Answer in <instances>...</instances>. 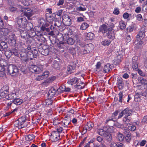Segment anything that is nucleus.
<instances>
[{"instance_id":"nucleus-1","label":"nucleus","mask_w":147,"mask_h":147,"mask_svg":"<svg viewBox=\"0 0 147 147\" xmlns=\"http://www.w3.org/2000/svg\"><path fill=\"white\" fill-rule=\"evenodd\" d=\"M17 23L20 27L23 28L25 26L28 30L31 29L33 28L32 24L31 23L27 24V20L24 17H20L17 18Z\"/></svg>"},{"instance_id":"nucleus-2","label":"nucleus","mask_w":147,"mask_h":147,"mask_svg":"<svg viewBox=\"0 0 147 147\" xmlns=\"http://www.w3.org/2000/svg\"><path fill=\"white\" fill-rule=\"evenodd\" d=\"M20 11L24 13V16H26L28 20H30V18L33 15L35 12L36 11V10H33L29 8L21 7Z\"/></svg>"},{"instance_id":"nucleus-3","label":"nucleus","mask_w":147,"mask_h":147,"mask_svg":"<svg viewBox=\"0 0 147 147\" xmlns=\"http://www.w3.org/2000/svg\"><path fill=\"white\" fill-rule=\"evenodd\" d=\"M57 40L56 41L54 42L53 44L59 48H62L63 47V45L64 44V42L63 41L65 39L64 38L63 35L61 33H59L57 36Z\"/></svg>"},{"instance_id":"nucleus-4","label":"nucleus","mask_w":147,"mask_h":147,"mask_svg":"<svg viewBox=\"0 0 147 147\" xmlns=\"http://www.w3.org/2000/svg\"><path fill=\"white\" fill-rule=\"evenodd\" d=\"M7 71L12 76H15L18 75V69L17 66L13 65H11L8 67Z\"/></svg>"},{"instance_id":"nucleus-5","label":"nucleus","mask_w":147,"mask_h":147,"mask_svg":"<svg viewBox=\"0 0 147 147\" xmlns=\"http://www.w3.org/2000/svg\"><path fill=\"white\" fill-rule=\"evenodd\" d=\"M93 49V45L92 44H89L85 45L81 49L80 53L82 55H84L89 53Z\"/></svg>"},{"instance_id":"nucleus-6","label":"nucleus","mask_w":147,"mask_h":147,"mask_svg":"<svg viewBox=\"0 0 147 147\" xmlns=\"http://www.w3.org/2000/svg\"><path fill=\"white\" fill-rule=\"evenodd\" d=\"M44 65H38V67L33 65H32L30 67V71L32 73H36L39 74L43 71Z\"/></svg>"},{"instance_id":"nucleus-7","label":"nucleus","mask_w":147,"mask_h":147,"mask_svg":"<svg viewBox=\"0 0 147 147\" xmlns=\"http://www.w3.org/2000/svg\"><path fill=\"white\" fill-rule=\"evenodd\" d=\"M26 119L25 116H23L19 118L16 121L15 125L16 127H18L19 129H21L25 127L24 125Z\"/></svg>"},{"instance_id":"nucleus-8","label":"nucleus","mask_w":147,"mask_h":147,"mask_svg":"<svg viewBox=\"0 0 147 147\" xmlns=\"http://www.w3.org/2000/svg\"><path fill=\"white\" fill-rule=\"evenodd\" d=\"M115 34L111 28H108L106 32H104V35L109 38L113 39L115 38Z\"/></svg>"},{"instance_id":"nucleus-9","label":"nucleus","mask_w":147,"mask_h":147,"mask_svg":"<svg viewBox=\"0 0 147 147\" xmlns=\"http://www.w3.org/2000/svg\"><path fill=\"white\" fill-rule=\"evenodd\" d=\"M63 22L66 26L71 25V20L69 16L67 15H64L62 16Z\"/></svg>"},{"instance_id":"nucleus-10","label":"nucleus","mask_w":147,"mask_h":147,"mask_svg":"<svg viewBox=\"0 0 147 147\" xmlns=\"http://www.w3.org/2000/svg\"><path fill=\"white\" fill-rule=\"evenodd\" d=\"M48 47L46 46H44L42 47L39 49V51L41 52L42 54L45 56L47 55H48L49 52V49Z\"/></svg>"},{"instance_id":"nucleus-11","label":"nucleus","mask_w":147,"mask_h":147,"mask_svg":"<svg viewBox=\"0 0 147 147\" xmlns=\"http://www.w3.org/2000/svg\"><path fill=\"white\" fill-rule=\"evenodd\" d=\"M123 132L125 136V138L126 141L128 143L130 142L131 139V136L129 130L125 129L123 131Z\"/></svg>"},{"instance_id":"nucleus-12","label":"nucleus","mask_w":147,"mask_h":147,"mask_svg":"<svg viewBox=\"0 0 147 147\" xmlns=\"http://www.w3.org/2000/svg\"><path fill=\"white\" fill-rule=\"evenodd\" d=\"M51 138L54 141H57L60 139L59 134L57 131H53L51 133Z\"/></svg>"},{"instance_id":"nucleus-13","label":"nucleus","mask_w":147,"mask_h":147,"mask_svg":"<svg viewBox=\"0 0 147 147\" xmlns=\"http://www.w3.org/2000/svg\"><path fill=\"white\" fill-rule=\"evenodd\" d=\"M93 126V124L92 123H87L83 128V132L85 133L87 130L90 131L92 129Z\"/></svg>"},{"instance_id":"nucleus-14","label":"nucleus","mask_w":147,"mask_h":147,"mask_svg":"<svg viewBox=\"0 0 147 147\" xmlns=\"http://www.w3.org/2000/svg\"><path fill=\"white\" fill-rule=\"evenodd\" d=\"M70 118L69 116H65L63 121H62L63 126L64 127H67L70 123Z\"/></svg>"},{"instance_id":"nucleus-15","label":"nucleus","mask_w":147,"mask_h":147,"mask_svg":"<svg viewBox=\"0 0 147 147\" xmlns=\"http://www.w3.org/2000/svg\"><path fill=\"white\" fill-rule=\"evenodd\" d=\"M118 111H116L113 113L111 117L108 118L106 121V123L107 124L109 123V121H114L113 119L115 118V117L117 116L118 113Z\"/></svg>"},{"instance_id":"nucleus-16","label":"nucleus","mask_w":147,"mask_h":147,"mask_svg":"<svg viewBox=\"0 0 147 147\" xmlns=\"http://www.w3.org/2000/svg\"><path fill=\"white\" fill-rule=\"evenodd\" d=\"M76 65L73 64V65H68L67 67V73L68 74H71L74 71Z\"/></svg>"},{"instance_id":"nucleus-17","label":"nucleus","mask_w":147,"mask_h":147,"mask_svg":"<svg viewBox=\"0 0 147 147\" xmlns=\"http://www.w3.org/2000/svg\"><path fill=\"white\" fill-rule=\"evenodd\" d=\"M122 111L124 115H125V117H128L132 114V110L129 109V108H126Z\"/></svg>"},{"instance_id":"nucleus-18","label":"nucleus","mask_w":147,"mask_h":147,"mask_svg":"<svg viewBox=\"0 0 147 147\" xmlns=\"http://www.w3.org/2000/svg\"><path fill=\"white\" fill-rule=\"evenodd\" d=\"M79 80L77 78H74L72 79H70L68 82L67 83L71 85L74 84H76L77 83H79Z\"/></svg>"},{"instance_id":"nucleus-19","label":"nucleus","mask_w":147,"mask_h":147,"mask_svg":"<svg viewBox=\"0 0 147 147\" xmlns=\"http://www.w3.org/2000/svg\"><path fill=\"white\" fill-rule=\"evenodd\" d=\"M145 31L144 30H142L139 31L136 36V38L138 39L139 38H142L145 36Z\"/></svg>"},{"instance_id":"nucleus-20","label":"nucleus","mask_w":147,"mask_h":147,"mask_svg":"<svg viewBox=\"0 0 147 147\" xmlns=\"http://www.w3.org/2000/svg\"><path fill=\"white\" fill-rule=\"evenodd\" d=\"M117 83L118 84V87L119 89H121L123 88L124 84L122 81V79L120 77L118 78Z\"/></svg>"},{"instance_id":"nucleus-21","label":"nucleus","mask_w":147,"mask_h":147,"mask_svg":"<svg viewBox=\"0 0 147 147\" xmlns=\"http://www.w3.org/2000/svg\"><path fill=\"white\" fill-rule=\"evenodd\" d=\"M57 91V90L53 88H52L49 90L48 95L51 97H53L56 94Z\"/></svg>"},{"instance_id":"nucleus-22","label":"nucleus","mask_w":147,"mask_h":147,"mask_svg":"<svg viewBox=\"0 0 147 147\" xmlns=\"http://www.w3.org/2000/svg\"><path fill=\"white\" fill-rule=\"evenodd\" d=\"M111 70V65L109 63H108L104 66L103 71L105 73H107Z\"/></svg>"},{"instance_id":"nucleus-23","label":"nucleus","mask_w":147,"mask_h":147,"mask_svg":"<svg viewBox=\"0 0 147 147\" xmlns=\"http://www.w3.org/2000/svg\"><path fill=\"white\" fill-rule=\"evenodd\" d=\"M27 55L28 59L32 60L33 58H36V55H34L33 51H28Z\"/></svg>"},{"instance_id":"nucleus-24","label":"nucleus","mask_w":147,"mask_h":147,"mask_svg":"<svg viewBox=\"0 0 147 147\" xmlns=\"http://www.w3.org/2000/svg\"><path fill=\"white\" fill-rule=\"evenodd\" d=\"M13 103L14 104L18 105H21L23 102V100L19 98H16L13 100Z\"/></svg>"},{"instance_id":"nucleus-25","label":"nucleus","mask_w":147,"mask_h":147,"mask_svg":"<svg viewBox=\"0 0 147 147\" xmlns=\"http://www.w3.org/2000/svg\"><path fill=\"white\" fill-rule=\"evenodd\" d=\"M119 95V102L121 103L124 100L125 98H127L126 96H124L122 92H120L118 94Z\"/></svg>"},{"instance_id":"nucleus-26","label":"nucleus","mask_w":147,"mask_h":147,"mask_svg":"<svg viewBox=\"0 0 147 147\" xmlns=\"http://www.w3.org/2000/svg\"><path fill=\"white\" fill-rule=\"evenodd\" d=\"M108 29L107 26L105 24L102 25L99 28V30L103 33L104 35V32H106V31H107Z\"/></svg>"},{"instance_id":"nucleus-27","label":"nucleus","mask_w":147,"mask_h":147,"mask_svg":"<svg viewBox=\"0 0 147 147\" xmlns=\"http://www.w3.org/2000/svg\"><path fill=\"white\" fill-rule=\"evenodd\" d=\"M17 96L16 93H12L10 94H8L7 96V98L8 99H13Z\"/></svg>"},{"instance_id":"nucleus-28","label":"nucleus","mask_w":147,"mask_h":147,"mask_svg":"<svg viewBox=\"0 0 147 147\" xmlns=\"http://www.w3.org/2000/svg\"><path fill=\"white\" fill-rule=\"evenodd\" d=\"M10 51V54L11 55H14L16 56H18L19 55V53L18 50L15 48L12 49Z\"/></svg>"},{"instance_id":"nucleus-29","label":"nucleus","mask_w":147,"mask_h":147,"mask_svg":"<svg viewBox=\"0 0 147 147\" xmlns=\"http://www.w3.org/2000/svg\"><path fill=\"white\" fill-rule=\"evenodd\" d=\"M85 35L87 39L88 40H92L93 39L94 36V34L92 32L86 33Z\"/></svg>"},{"instance_id":"nucleus-30","label":"nucleus","mask_w":147,"mask_h":147,"mask_svg":"<svg viewBox=\"0 0 147 147\" xmlns=\"http://www.w3.org/2000/svg\"><path fill=\"white\" fill-rule=\"evenodd\" d=\"M74 86L78 89H81L84 87V84L83 82H80L79 84L78 83H77Z\"/></svg>"},{"instance_id":"nucleus-31","label":"nucleus","mask_w":147,"mask_h":147,"mask_svg":"<svg viewBox=\"0 0 147 147\" xmlns=\"http://www.w3.org/2000/svg\"><path fill=\"white\" fill-rule=\"evenodd\" d=\"M124 117L123 119V123L128 125V124L130 123H129L131 121V118L130 117Z\"/></svg>"},{"instance_id":"nucleus-32","label":"nucleus","mask_w":147,"mask_h":147,"mask_svg":"<svg viewBox=\"0 0 147 147\" xmlns=\"http://www.w3.org/2000/svg\"><path fill=\"white\" fill-rule=\"evenodd\" d=\"M124 136L121 133L119 132L117 135V139L120 141H122L123 140Z\"/></svg>"},{"instance_id":"nucleus-33","label":"nucleus","mask_w":147,"mask_h":147,"mask_svg":"<svg viewBox=\"0 0 147 147\" xmlns=\"http://www.w3.org/2000/svg\"><path fill=\"white\" fill-rule=\"evenodd\" d=\"M127 126H128L129 129L131 131H134L136 129V127L135 125L133 124L130 123L128 124Z\"/></svg>"},{"instance_id":"nucleus-34","label":"nucleus","mask_w":147,"mask_h":147,"mask_svg":"<svg viewBox=\"0 0 147 147\" xmlns=\"http://www.w3.org/2000/svg\"><path fill=\"white\" fill-rule=\"evenodd\" d=\"M106 139L108 141H110L112 140V136L111 134L109 133H107L104 136Z\"/></svg>"},{"instance_id":"nucleus-35","label":"nucleus","mask_w":147,"mask_h":147,"mask_svg":"<svg viewBox=\"0 0 147 147\" xmlns=\"http://www.w3.org/2000/svg\"><path fill=\"white\" fill-rule=\"evenodd\" d=\"M5 68L3 67L0 65V76L3 77L5 76Z\"/></svg>"},{"instance_id":"nucleus-36","label":"nucleus","mask_w":147,"mask_h":147,"mask_svg":"<svg viewBox=\"0 0 147 147\" xmlns=\"http://www.w3.org/2000/svg\"><path fill=\"white\" fill-rule=\"evenodd\" d=\"M61 24V21L60 19L57 18L55 20L54 26L59 27Z\"/></svg>"},{"instance_id":"nucleus-37","label":"nucleus","mask_w":147,"mask_h":147,"mask_svg":"<svg viewBox=\"0 0 147 147\" xmlns=\"http://www.w3.org/2000/svg\"><path fill=\"white\" fill-rule=\"evenodd\" d=\"M89 25L86 22L83 23L80 26V29L81 30H85L89 26Z\"/></svg>"},{"instance_id":"nucleus-38","label":"nucleus","mask_w":147,"mask_h":147,"mask_svg":"<svg viewBox=\"0 0 147 147\" xmlns=\"http://www.w3.org/2000/svg\"><path fill=\"white\" fill-rule=\"evenodd\" d=\"M60 66V65L59 64V62L56 61H54L53 62V67L55 69H59Z\"/></svg>"},{"instance_id":"nucleus-39","label":"nucleus","mask_w":147,"mask_h":147,"mask_svg":"<svg viewBox=\"0 0 147 147\" xmlns=\"http://www.w3.org/2000/svg\"><path fill=\"white\" fill-rule=\"evenodd\" d=\"M65 88V86L64 85H62L60 86L58 89H57V91L58 92H64Z\"/></svg>"},{"instance_id":"nucleus-40","label":"nucleus","mask_w":147,"mask_h":147,"mask_svg":"<svg viewBox=\"0 0 147 147\" xmlns=\"http://www.w3.org/2000/svg\"><path fill=\"white\" fill-rule=\"evenodd\" d=\"M141 38H139L138 39L136 38L135 41L134 42V43L136 45H141L143 43V41L141 40Z\"/></svg>"},{"instance_id":"nucleus-41","label":"nucleus","mask_w":147,"mask_h":147,"mask_svg":"<svg viewBox=\"0 0 147 147\" xmlns=\"http://www.w3.org/2000/svg\"><path fill=\"white\" fill-rule=\"evenodd\" d=\"M7 65V63L6 61L4 59H0V65L3 67L6 66Z\"/></svg>"},{"instance_id":"nucleus-42","label":"nucleus","mask_w":147,"mask_h":147,"mask_svg":"<svg viewBox=\"0 0 147 147\" xmlns=\"http://www.w3.org/2000/svg\"><path fill=\"white\" fill-rule=\"evenodd\" d=\"M107 133V132L106 131H105L102 129H98V133L101 136L104 137Z\"/></svg>"},{"instance_id":"nucleus-43","label":"nucleus","mask_w":147,"mask_h":147,"mask_svg":"<svg viewBox=\"0 0 147 147\" xmlns=\"http://www.w3.org/2000/svg\"><path fill=\"white\" fill-rule=\"evenodd\" d=\"M138 72L139 74L142 77H146V74L143 71L141 70L140 69H138Z\"/></svg>"},{"instance_id":"nucleus-44","label":"nucleus","mask_w":147,"mask_h":147,"mask_svg":"<svg viewBox=\"0 0 147 147\" xmlns=\"http://www.w3.org/2000/svg\"><path fill=\"white\" fill-rule=\"evenodd\" d=\"M120 28L121 30H123L126 28V25L123 21H120L119 22Z\"/></svg>"},{"instance_id":"nucleus-45","label":"nucleus","mask_w":147,"mask_h":147,"mask_svg":"<svg viewBox=\"0 0 147 147\" xmlns=\"http://www.w3.org/2000/svg\"><path fill=\"white\" fill-rule=\"evenodd\" d=\"M60 121L58 119L57 117H55L53 119V124L55 125H57L59 124Z\"/></svg>"},{"instance_id":"nucleus-46","label":"nucleus","mask_w":147,"mask_h":147,"mask_svg":"<svg viewBox=\"0 0 147 147\" xmlns=\"http://www.w3.org/2000/svg\"><path fill=\"white\" fill-rule=\"evenodd\" d=\"M101 43L102 45L104 46H109L111 43V41L110 40H105L102 41Z\"/></svg>"},{"instance_id":"nucleus-47","label":"nucleus","mask_w":147,"mask_h":147,"mask_svg":"<svg viewBox=\"0 0 147 147\" xmlns=\"http://www.w3.org/2000/svg\"><path fill=\"white\" fill-rule=\"evenodd\" d=\"M3 43H1L0 46V48L2 51L5 49H6L8 47L6 43H5L4 45H3Z\"/></svg>"},{"instance_id":"nucleus-48","label":"nucleus","mask_w":147,"mask_h":147,"mask_svg":"<svg viewBox=\"0 0 147 147\" xmlns=\"http://www.w3.org/2000/svg\"><path fill=\"white\" fill-rule=\"evenodd\" d=\"M38 40L40 42H44L45 41L46 39L43 35H40L39 36H38Z\"/></svg>"},{"instance_id":"nucleus-49","label":"nucleus","mask_w":147,"mask_h":147,"mask_svg":"<svg viewBox=\"0 0 147 147\" xmlns=\"http://www.w3.org/2000/svg\"><path fill=\"white\" fill-rule=\"evenodd\" d=\"M67 42L68 44L70 45L73 44L75 42L74 40L71 38H69L67 40Z\"/></svg>"},{"instance_id":"nucleus-50","label":"nucleus","mask_w":147,"mask_h":147,"mask_svg":"<svg viewBox=\"0 0 147 147\" xmlns=\"http://www.w3.org/2000/svg\"><path fill=\"white\" fill-rule=\"evenodd\" d=\"M20 1L25 6H28L30 4V2L28 1Z\"/></svg>"},{"instance_id":"nucleus-51","label":"nucleus","mask_w":147,"mask_h":147,"mask_svg":"<svg viewBox=\"0 0 147 147\" xmlns=\"http://www.w3.org/2000/svg\"><path fill=\"white\" fill-rule=\"evenodd\" d=\"M138 63H132V67L134 70L137 71L138 69H139L138 68Z\"/></svg>"},{"instance_id":"nucleus-52","label":"nucleus","mask_w":147,"mask_h":147,"mask_svg":"<svg viewBox=\"0 0 147 147\" xmlns=\"http://www.w3.org/2000/svg\"><path fill=\"white\" fill-rule=\"evenodd\" d=\"M76 10L79 11H84L86 10V9L85 7H82V6H80L76 8Z\"/></svg>"},{"instance_id":"nucleus-53","label":"nucleus","mask_w":147,"mask_h":147,"mask_svg":"<svg viewBox=\"0 0 147 147\" xmlns=\"http://www.w3.org/2000/svg\"><path fill=\"white\" fill-rule=\"evenodd\" d=\"M140 83L142 84H147V80L146 79L142 78H140Z\"/></svg>"},{"instance_id":"nucleus-54","label":"nucleus","mask_w":147,"mask_h":147,"mask_svg":"<svg viewBox=\"0 0 147 147\" xmlns=\"http://www.w3.org/2000/svg\"><path fill=\"white\" fill-rule=\"evenodd\" d=\"M49 74V72L48 71H45L42 75L43 77H44V78H47Z\"/></svg>"},{"instance_id":"nucleus-55","label":"nucleus","mask_w":147,"mask_h":147,"mask_svg":"<svg viewBox=\"0 0 147 147\" xmlns=\"http://www.w3.org/2000/svg\"><path fill=\"white\" fill-rule=\"evenodd\" d=\"M27 138L29 140H32L34 138V136L32 134H30L27 136Z\"/></svg>"},{"instance_id":"nucleus-56","label":"nucleus","mask_w":147,"mask_h":147,"mask_svg":"<svg viewBox=\"0 0 147 147\" xmlns=\"http://www.w3.org/2000/svg\"><path fill=\"white\" fill-rule=\"evenodd\" d=\"M138 58L136 56H135L132 58V63H138Z\"/></svg>"},{"instance_id":"nucleus-57","label":"nucleus","mask_w":147,"mask_h":147,"mask_svg":"<svg viewBox=\"0 0 147 147\" xmlns=\"http://www.w3.org/2000/svg\"><path fill=\"white\" fill-rule=\"evenodd\" d=\"M142 16L140 14H138L136 16V20L138 21H141L142 20Z\"/></svg>"},{"instance_id":"nucleus-58","label":"nucleus","mask_w":147,"mask_h":147,"mask_svg":"<svg viewBox=\"0 0 147 147\" xmlns=\"http://www.w3.org/2000/svg\"><path fill=\"white\" fill-rule=\"evenodd\" d=\"M7 94V91L5 92H3L0 93V96L3 97H6Z\"/></svg>"},{"instance_id":"nucleus-59","label":"nucleus","mask_w":147,"mask_h":147,"mask_svg":"<svg viewBox=\"0 0 147 147\" xmlns=\"http://www.w3.org/2000/svg\"><path fill=\"white\" fill-rule=\"evenodd\" d=\"M2 31L3 32H3V34L4 35H6L7 33H8L9 32L8 30L6 28H2Z\"/></svg>"},{"instance_id":"nucleus-60","label":"nucleus","mask_w":147,"mask_h":147,"mask_svg":"<svg viewBox=\"0 0 147 147\" xmlns=\"http://www.w3.org/2000/svg\"><path fill=\"white\" fill-rule=\"evenodd\" d=\"M142 95L145 97L147 96V89H145L142 93Z\"/></svg>"},{"instance_id":"nucleus-61","label":"nucleus","mask_w":147,"mask_h":147,"mask_svg":"<svg viewBox=\"0 0 147 147\" xmlns=\"http://www.w3.org/2000/svg\"><path fill=\"white\" fill-rule=\"evenodd\" d=\"M69 53L72 55H74L76 53V51L74 48H71L69 49Z\"/></svg>"},{"instance_id":"nucleus-62","label":"nucleus","mask_w":147,"mask_h":147,"mask_svg":"<svg viewBox=\"0 0 147 147\" xmlns=\"http://www.w3.org/2000/svg\"><path fill=\"white\" fill-rule=\"evenodd\" d=\"M84 21V19L82 17H79L77 18V21L80 22Z\"/></svg>"},{"instance_id":"nucleus-63","label":"nucleus","mask_w":147,"mask_h":147,"mask_svg":"<svg viewBox=\"0 0 147 147\" xmlns=\"http://www.w3.org/2000/svg\"><path fill=\"white\" fill-rule=\"evenodd\" d=\"M131 37L129 35H127L125 38V40L126 42H129L131 41Z\"/></svg>"},{"instance_id":"nucleus-64","label":"nucleus","mask_w":147,"mask_h":147,"mask_svg":"<svg viewBox=\"0 0 147 147\" xmlns=\"http://www.w3.org/2000/svg\"><path fill=\"white\" fill-rule=\"evenodd\" d=\"M20 35L23 38H24L26 35V33L25 32L22 30H21L20 31Z\"/></svg>"}]
</instances>
